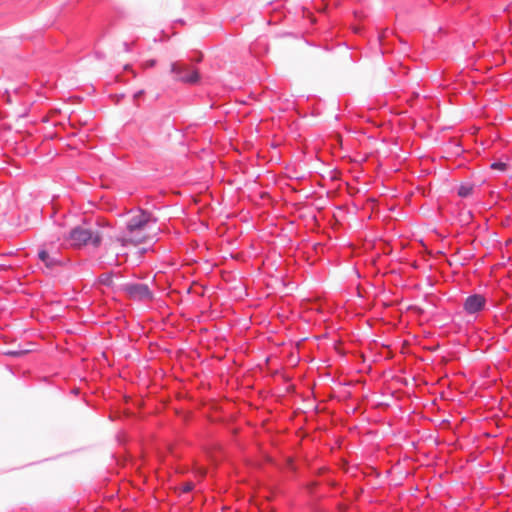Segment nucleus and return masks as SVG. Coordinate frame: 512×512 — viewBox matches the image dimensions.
Listing matches in <instances>:
<instances>
[{"label":"nucleus","mask_w":512,"mask_h":512,"mask_svg":"<svg viewBox=\"0 0 512 512\" xmlns=\"http://www.w3.org/2000/svg\"><path fill=\"white\" fill-rule=\"evenodd\" d=\"M157 219L147 210L139 209L126 222V227L116 241L110 245V250L118 256L116 246L119 244L125 246L128 243L138 245L145 243L150 239L154 231Z\"/></svg>","instance_id":"1"},{"label":"nucleus","mask_w":512,"mask_h":512,"mask_svg":"<svg viewBox=\"0 0 512 512\" xmlns=\"http://www.w3.org/2000/svg\"><path fill=\"white\" fill-rule=\"evenodd\" d=\"M39 261L49 270H54L66 264V258L53 243H43L38 249Z\"/></svg>","instance_id":"3"},{"label":"nucleus","mask_w":512,"mask_h":512,"mask_svg":"<svg viewBox=\"0 0 512 512\" xmlns=\"http://www.w3.org/2000/svg\"><path fill=\"white\" fill-rule=\"evenodd\" d=\"M124 49H125V51H126V52H129V51H130V46H129V44H128V43H126V42L124 43Z\"/></svg>","instance_id":"13"},{"label":"nucleus","mask_w":512,"mask_h":512,"mask_svg":"<svg viewBox=\"0 0 512 512\" xmlns=\"http://www.w3.org/2000/svg\"><path fill=\"white\" fill-rule=\"evenodd\" d=\"M7 355L18 356L19 352L18 351H9V352H7Z\"/></svg>","instance_id":"12"},{"label":"nucleus","mask_w":512,"mask_h":512,"mask_svg":"<svg viewBox=\"0 0 512 512\" xmlns=\"http://www.w3.org/2000/svg\"><path fill=\"white\" fill-rule=\"evenodd\" d=\"M474 190V186L470 183H463L459 186L457 194L461 198L469 197Z\"/></svg>","instance_id":"7"},{"label":"nucleus","mask_w":512,"mask_h":512,"mask_svg":"<svg viewBox=\"0 0 512 512\" xmlns=\"http://www.w3.org/2000/svg\"><path fill=\"white\" fill-rule=\"evenodd\" d=\"M63 237L73 247L91 245L93 248H97L102 241V236L98 229H91L84 226L72 228L69 233Z\"/></svg>","instance_id":"2"},{"label":"nucleus","mask_w":512,"mask_h":512,"mask_svg":"<svg viewBox=\"0 0 512 512\" xmlns=\"http://www.w3.org/2000/svg\"><path fill=\"white\" fill-rule=\"evenodd\" d=\"M463 311L468 316L475 318L487 307V298L483 294L474 293L467 296L463 301Z\"/></svg>","instance_id":"5"},{"label":"nucleus","mask_w":512,"mask_h":512,"mask_svg":"<svg viewBox=\"0 0 512 512\" xmlns=\"http://www.w3.org/2000/svg\"><path fill=\"white\" fill-rule=\"evenodd\" d=\"M156 65V60L154 59H151V60H148L145 62V67L146 68H152Z\"/></svg>","instance_id":"10"},{"label":"nucleus","mask_w":512,"mask_h":512,"mask_svg":"<svg viewBox=\"0 0 512 512\" xmlns=\"http://www.w3.org/2000/svg\"><path fill=\"white\" fill-rule=\"evenodd\" d=\"M491 169L493 170H499V171H505L507 169V164L501 161L493 162L490 165Z\"/></svg>","instance_id":"8"},{"label":"nucleus","mask_w":512,"mask_h":512,"mask_svg":"<svg viewBox=\"0 0 512 512\" xmlns=\"http://www.w3.org/2000/svg\"><path fill=\"white\" fill-rule=\"evenodd\" d=\"M193 488H194V483L191 482V481H188V482H185V483H183L181 485L180 491L182 493H189V492H191L193 490Z\"/></svg>","instance_id":"9"},{"label":"nucleus","mask_w":512,"mask_h":512,"mask_svg":"<svg viewBox=\"0 0 512 512\" xmlns=\"http://www.w3.org/2000/svg\"><path fill=\"white\" fill-rule=\"evenodd\" d=\"M171 73L175 79L187 84H196L200 80V74L196 69H191L188 65L179 62L171 64Z\"/></svg>","instance_id":"4"},{"label":"nucleus","mask_w":512,"mask_h":512,"mask_svg":"<svg viewBox=\"0 0 512 512\" xmlns=\"http://www.w3.org/2000/svg\"><path fill=\"white\" fill-rule=\"evenodd\" d=\"M143 94H144V90H139V91H137V92H135V93H134L133 98H134L135 100H137V99H139Z\"/></svg>","instance_id":"11"},{"label":"nucleus","mask_w":512,"mask_h":512,"mask_svg":"<svg viewBox=\"0 0 512 512\" xmlns=\"http://www.w3.org/2000/svg\"><path fill=\"white\" fill-rule=\"evenodd\" d=\"M193 60L196 61V62H200L202 60V56L199 55V56H197V58H195Z\"/></svg>","instance_id":"14"},{"label":"nucleus","mask_w":512,"mask_h":512,"mask_svg":"<svg viewBox=\"0 0 512 512\" xmlns=\"http://www.w3.org/2000/svg\"><path fill=\"white\" fill-rule=\"evenodd\" d=\"M123 291L133 300H151L153 294L147 284L144 283H126Z\"/></svg>","instance_id":"6"}]
</instances>
